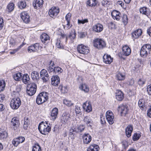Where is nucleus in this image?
<instances>
[{"instance_id":"0eeeda50","label":"nucleus","mask_w":151,"mask_h":151,"mask_svg":"<svg viewBox=\"0 0 151 151\" xmlns=\"http://www.w3.org/2000/svg\"><path fill=\"white\" fill-rule=\"evenodd\" d=\"M106 119L110 124H112L114 122V116L113 114L111 111H108L106 113Z\"/></svg>"},{"instance_id":"e2e57ef3","label":"nucleus","mask_w":151,"mask_h":151,"mask_svg":"<svg viewBox=\"0 0 151 151\" xmlns=\"http://www.w3.org/2000/svg\"><path fill=\"white\" fill-rule=\"evenodd\" d=\"M71 14L70 13H68L65 17V19L66 21H70Z\"/></svg>"},{"instance_id":"473e14b6","label":"nucleus","mask_w":151,"mask_h":151,"mask_svg":"<svg viewBox=\"0 0 151 151\" xmlns=\"http://www.w3.org/2000/svg\"><path fill=\"white\" fill-rule=\"evenodd\" d=\"M39 95H40V97L44 103L48 99V93L47 92H43L40 93Z\"/></svg>"},{"instance_id":"c756f323","label":"nucleus","mask_w":151,"mask_h":151,"mask_svg":"<svg viewBox=\"0 0 151 151\" xmlns=\"http://www.w3.org/2000/svg\"><path fill=\"white\" fill-rule=\"evenodd\" d=\"M132 131V126L130 125H128L125 129L126 134L127 137L131 136Z\"/></svg>"},{"instance_id":"3c124183","label":"nucleus","mask_w":151,"mask_h":151,"mask_svg":"<svg viewBox=\"0 0 151 151\" xmlns=\"http://www.w3.org/2000/svg\"><path fill=\"white\" fill-rule=\"evenodd\" d=\"M32 151H41V147L38 144H35L33 148Z\"/></svg>"},{"instance_id":"412c9836","label":"nucleus","mask_w":151,"mask_h":151,"mask_svg":"<svg viewBox=\"0 0 151 151\" xmlns=\"http://www.w3.org/2000/svg\"><path fill=\"white\" fill-rule=\"evenodd\" d=\"M122 53L125 56L129 55L131 53L130 48L127 45H125L122 47Z\"/></svg>"},{"instance_id":"a18cd8bd","label":"nucleus","mask_w":151,"mask_h":151,"mask_svg":"<svg viewBox=\"0 0 151 151\" xmlns=\"http://www.w3.org/2000/svg\"><path fill=\"white\" fill-rule=\"evenodd\" d=\"M80 88L86 93L88 92L89 90L88 87L85 84H82L81 85V87H80Z\"/></svg>"},{"instance_id":"1a4fd4ad","label":"nucleus","mask_w":151,"mask_h":151,"mask_svg":"<svg viewBox=\"0 0 151 151\" xmlns=\"http://www.w3.org/2000/svg\"><path fill=\"white\" fill-rule=\"evenodd\" d=\"M40 76L44 82L47 81L49 79L48 73L46 70L44 69H43L41 71Z\"/></svg>"},{"instance_id":"72a5a7b5","label":"nucleus","mask_w":151,"mask_h":151,"mask_svg":"<svg viewBox=\"0 0 151 151\" xmlns=\"http://www.w3.org/2000/svg\"><path fill=\"white\" fill-rule=\"evenodd\" d=\"M84 121L88 127H92L93 125V121L88 116L85 117Z\"/></svg>"},{"instance_id":"e433bc0d","label":"nucleus","mask_w":151,"mask_h":151,"mask_svg":"<svg viewBox=\"0 0 151 151\" xmlns=\"http://www.w3.org/2000/svg\"><path fill=\"white\" fill-rule=\"evenodd\" d=\"M85 127L84 125H79L77 126V128H76V132L77 133H80L82 132L85 129Z\"/></svg>"},{"instance_id":"f704fd0d","label":"nucleus","mask_w":151,"mask_h":151,"mask_svg":"<svg viewBox=\"0 0 151 151\" xmlns=\"http://www.w3.org/2000/svg\"><path fill=\"white\" fill-rule=\"evenodd\" d=\"M22 80L23 82L25 84L29 83L30 80V78L29 75L27 74H24L22 78Z\"/></svg>"},{"instance_id":"052dcab7","label":"nucleus","mask_w":151,"mask_h":151,"mask_svg":"<svg viewBox=\"0 0 151 151\" xmlns=\"http://www.w3.org/2000/svg\"><path fill=\"white\" fill-rule=\"evenodd\" d=\"M63 103L64 104L68 106H70L73 104L71 101H68L67 99H65L64 100Z\"/></svg>"},{"instance_id":"864d4df0","label":"nucleus","mask_w":151,"mask_h":151,"mask_svg":"<svg viewBox=\"0 0 151 151\" xmlns=\"http://www.w3.org/2000/svg\"><path fill=\"white\" fill-rule=\"evenodd\" d=\"M76 133V129L75 128H71L70 130L69 135H73V137L76 136L75 133Z\"/></svg>"},{"instance_id":"4c0bfd02","label":"nucleus","mask_w":151,"mask_h":151,"mask_svg":"<svg viewBox=\"0 0 151 151\" xmlns=\"http://www.w3.org/2000/svg\"><path fill=\"white\" fill-rule=\"evenodd\" d=\"M97 3L96 0H88L87 1V4L90 6H95Z\"/></svg>"},{"instance_id":"09e8293b","label":"nucleus","mask_w":151,"mask_h":151,"mask_svg":"<svg viewBox=\"0 0 151 151\" xmlns=\"http://www.w3.org/2000/svg\"><path fill=\"white\" fill-rule=\"evenodd\" d=\"M63 71V70L59 67H54V73L55 74L56 73L59 74L62 73Z\"/></svg>"},{"instance_id":"4468645a","label":"nucleus","mask_w":151,"mask_h":151,"mask_svg":"<svg viewBox=\"0 0 151 151\" xmlns=\"http://www.w3.org/2000/svg\"><path fill=\"white\" fill-rule=\"evenodd\" d=\"M25 138L23 137H19L14 139L12 141L13 144L17 147L20 143H22L24 141Z\"/></svg>"},{"instance_id":"bf43d9fd","label":"nucleus","mask_w":151,"mask_h":151,"mask_svg":"<svg viewBox=\"0 0 151 151\" xmlns=\"http://www.w3.org/2000/svg\"><path fill=\"white\" fill-rule=\"evenodd\" d=\"M88 22V20L87 19H85L82 20L78 19V24H84L85 23H87Z\"/></svg>"},{"instance_id":"c03bdc74","label":"nucleus","mask_w":151,"mask_h":151,"mask_svg":"<svg viewBox=\"0 0 151 151\" xmlns=\"http://www.w3.org/2000/svg\"><path fill=\"white\" fill-rule=\"evenodd\" d=\"M21 73H18L14 75L13 78L15 80L18 81L21 80Z\"/></svg>"},{"instance_id":"69168bd1","label":"nucleus","mask_w":151,"mask_h":151,"mask_svg":"<svg viewBox=\"0 0 151 151\" xmlns=\"http://www.w3.org/2000/svg\"><path fill=\"white\" fill-rule=\"evenodd\" d=\"M147 89L149 94L151 95V84L147 86Z\"/></svg>"},{"instance_id":"9b49d317","label":"nucleus","mask_w":151,"mask_h":151,"mask_svg":"<svg viewBox=\"0 0 151 151\" xmlns=\"http://www.w3.org/2000/svg\"><path fill=\"white\" fill-rule=\"evenodd\" d=\"M40 48H41L39 43H36L33 45L29 46L28 48L29 52H32L37 51Z\"/></svg>"},{"instance_id":"cd10ccee","label":"nucleus","mask_w":151,"mask_h":151,"mask_svg":"<svg viewBox=\"0 0 151 151\" xmlns=\"http://www.w3.org/2000/svg\"><path fill=\"white\" fill-rule=\"evenodd\" d=\"M93 30L96 32H99L102 31L103 29V25L100 24H98L93 26Z\"/></svg>"},{"instance_id":"680f3d73","label":"nucleus","mask_w":151,"mask_h":151,"mask_svg":"<svg viewBox=\"0 0 151 151\" xmlns=\"http://www.w3.org/2000/svg\"><path fill=\"white\" fill-rule=\"evenodd\" d=\"M47 70L50 73L51 72H53V73H54V67L53 68V67L48 66L47 68Z\"/></svg>"},{"instance_id":"4d7b16f0","label":"nucleus","mask_w":151,"mask_h":151,"mask_svg":"<svg viewBox=\"0 0 151 151\" xmlns=\"http://www.w3.org/2000/svg\"><path fill=\"white\" fill-rule=\"evenodd\" d=\"M145 80L143 78H140L137 81L138 84L141 86H142L145 84Z\"/></svg>"},{"instance_id":"bb28decb","label":"nucleus","mask_w":151,"mask_h":151,"mask_svg":"<svg viewBox=\"0 0 151 151\" xmlns=\"http://www.w3.org/2000/svg\"><path fill=\"white\" fill-rule=\"evenodd\" d=\"M12 125L14 126V129L15 130L19 126V121L18 118L16 117L13 118L11 120Z\"/></svg>"},{"instance_id":"de8ad7c7","label":"nucleus","mask_w":151,"mask_h":151,"mask_svg":"<svg viewBox=\"0 0 151 151\" xmlns=\"http://www.w3.org/2000/svg\"><path fill=\"white\" fill-rule=\"evenodd\" d=\"M5 86V81L3 80H0V92L3 91Z\"/></svg>"},{"instance_id":"5fc2aeb1","label":"nucleus","mask_w":151,"mask_h":151,"mask_svg":"<svg viewBox=\"0 0 151 151\" xmlns=\"http://www.w3.org/2000/svg\"><path fill=\"white\" fill-rule=\"evenodd\" d=\"M56 47L59 48H63V46L61 43V41L60 40H57L56 43Z\"/></svg>"},{"instance_id":"6e6552de","label":"nucleus","mask_w":151,"mask_h":151,"mask_svg":"<svg viewBox=\"0 0 151 151\" xmlns=\"http://www.w3.org/2000/svg\"><path fill=\"white\" fill-rule=\"evenodd\" d=\"M20 17L23 21L26 23H29L30 21L29 16L26 12H23L20 14Z\"/></svg>"},{"instance_id":"39448f33","label":"nucleus","mask_w":151,"mask_h":151,"mask_svg":"<svg viewBox=\"0 0 151 151\" xmlns=\"http://www.w3.org/2000/svg\"><path fill=\"white\" fill-rule=\"evenodd\" d=\"M36 90V85L34 83H30L27 86V92L28 95L32 96L35 94Z\"/></svg>"},{"instance_id":"7c9ffc66","label":"nucleus","mask_w":151,"mask_h":151,"mask_svg":"<svg viewBox=\"0 0 151 151\" xmlns=\"http://www.w3.org/2000/svg\"><path fill=\"white\" fill-rule=\"evenodd\" d=\"M31 78L34 81H38L40 79L39 73L36 71H33L31 74Z\"/></svg>"},{"instance_id":"f8f14e48","label":"nucleus","mask_w":151,"mask_h":151,"mask_svg":"<svg viewBox=\"0 0 151 151\" xmlns=\"http://www.w3.org/2000/svg\"><path fill=\"white\" fill-rule=\"evenodd\" d=\"M83 107L85 111L87 112H89L92 111V108L91 102L86 101L83 105Z\"/></svg>"},{"instance_id":"f03ea898","label":"nucleus","mask_w":151,"mask_h":151,"mask_svg":"<svg viewBox=\"0 0 151 151\" xmlns=\"http://www.w3.org/2000/svg\"><path fill=\"white\" fill-rule=\"evenodd\" d=\"M93 46L96 48L101 50L106 46L105 42L101 39L96 38L93 40Z\"/></svg>"},{"instance_id":"79ce46f5","label":"nucleus","mask_w":151,"mask_h":151,"mask_svg":"<svg viewBox=\"0 0 151 151\" xmlns=\"http://www.w3.org/2000/svg\"><path fill=\"white\" fill-rule=\"evenodd\" d=\"M18 5L20 9H23L26 7V4L24 1H20L18 3Z\"/></svg>"},{"instance_id":"ddd939ff","label":"nucleus","mask_w":151,"mask_h":151,"mask_svg":"<svg viewBox=\"0 0 151 151\" xmlns=\"http://www.w3.org/2000/svg\"><path fill=\"white\" fill-rule=\"evenodd\" d=\"M59 12V10L55 7H52L49 11V15L52 17L56 16Z\"/></svg>"},{"instance_id":"58836bf2","label":"nucleus","mask_w":151,"mask_h":151,"mask_svg":"<svg viewBox=\"0 0 151 151\" xmlns=\"http://www.w3.org/2000/svg\"><path fill=\"white\" fill-rule=\"evenodd\" d=\"M99 146L96 145H91L87 149V151H98Z\"/></svg>"},{"instance_id":"a19ab883","label":"nucleus","mask_w":151,"mask_h":151,"mask_svg":"<svg viewBox=\"0 0 151 151\" xmlns=\"http://www.w3.org/2000/svg\"><path fill=\"white\" fill-rule=\"evenodd\" d=\"M122 20L125 25L127 24L128 22V19L127 16L126 14H123L122 16Z\"/></svg>"},{"instance_id":"423d86ee","label":"nucleus","mask_w":151,"mask_h":151,"mask_svg":"<svg viewBox=\"0 0 151 151\" xmlns=\"http://www.w3.org/2000/svg\"><path fill=\"white\" fill-rule=\"evenodd\" d=\"M77 49L78 52L84 55L87 54L89 52L88 47L83 45H78Z\"/></svg>"},{"instance_id":"774afa93","label":"nucleus","mask_w":151,"mask_h":151,"mask_svg":"<svg viewBox=\"0 0 151 151\" xmlns=\"http://www.w3.org/2000/svg\"><path fill=\"white\" fill-rule=\"evenodd\" d=\"M147 115L150 117H151V105L150 106V108L147 111Z\"/></svg>"},{"instance_id":"49530a36","label":"nucleus","mask_w":151,"mask_h":151,"mask_svg":"<svg viewBox=\"0 0 151 151\" xmlns=\"http://www.w3.org/2000/svg\"><path fill=\"white\" fill-rule=\"evenodd\" d=\"M29 124V120H28L27 118H25L24 119V124L23 126L24 129H27Z\"/></svg>"},{"instance_id":"8fccbe9b","label":"nucleus","mask_w":151,"mask_h":151,"mask_svg":"<svg viewBox=\"0 0 151 151\" xmlns=\"http://www.w3.org/2000/svg\"><path fill=\"white\" fill-rule=\"evenodd\" d=\"M40 95L39 94L37 96L36 99V103L38 105L44 103L43 100L42 99V98L40 97Z\"/></svg>"},{"instance_id":"2f4dec72","label":"nucleus","mask_w":151,"mask_h":151,"mask_svg":"<svg viewBox=\"0 0 151 151\" xmlns=\"http://www.w3.org/2000/svg\"><path fill=\"white\" fill-rule=\"evenodd\" d=\"M138 104L139 107L142 110H146V106L145 105L144 99H140L138 101Z\"/></svg>"},{"instance_id":"f257e3e1","label":"nucleus","mask_w":151,"mask_h":151,"mask_svg":"<svg viewBox=\"0 0 151 151\" xmlns=\"http://www.w3.org/2000/svg\"><path fill=\"white\" fill-rule=\"evenodd\" d=\"M48 124V122H42L39 124L38 129L42 134L46 135L51 131V127Z\"/></svg>"},{"instance_id":"0e129e2a","label":"nucleus","mask_w":151,"mask_h":151,"mask_svg":"<svg viewBox=\"0 0 151 151\" xmlns=\"http://www.w3.org/2000/svg\"><path fill=\"white\" fill-rule=\"evenodd\" d=\"M4 23L3 19L0 18V30H1L3 27Z\"/></svg>"},{"instance_id":"603ef678","label":"nucleus","mask_w":151,"mask_h":151,"mask_svg":"<svg viewBox=\"0 0 151 151\" xmlns=\"http://www.w3.org/2000/svg\"><path fill=\"white\" fill-rule=\"evenodd\" d=\"M59 88L60 89L61 92L62 93H65L67 91V89L66 86H62L60 85Z\"/></svg>"},{"instance_id":"f3484780","label":"nucleus","mask_w":151,"mask_h":151,"mask_svg":"<svg viewBox=\"0 0 151 151\" xmlns=\"http://www.w3.org/2000/svg\"><path fill=\"white\" fill-rule=\"evenodd\" d=\"M76 36V33L74 29H72L71 30V32L68 37L65 35L61 34V37L63 38H65L66 41L67 40V38L68 37L70 38V39H73L75 38Z\"/></svg>"},{"instance_id":"9d476101","label":"nucleus","mask_w":151,"mask_h":151,"mask_svg":"<svg viewBox=\"0 0 151 151\" xmlns=\"http://www.w3.org/2000/svg\"><path fill=\"white\" fill-rule=\"evenodd\" d=\"M70 117L69 114L66 112L64 113L60 117V121L63 123H68L70 120Z\"/></svg>"},{"instance_id":"dca6fc26","label":"nucleus","mask_w":151,"mask_h":151,"mask_svg":"<svg viewBox=\"0 0 151 151\" xmlns=\"http://www.w3.org/2000/svg\"><path fill=\"white\" fill-rule=\"evenodd\" d=\"M119 110L120 111L121 113L122 116H125L129 110L127 105H122L119 106Z\"/></svg>"},{"instance_id":"6ab92c4d","label":"nucleus","mask_w":151,"mask_h":151,"mask_svg":"<svg viewBox=\"0 0 151 151\" xmlns=\"http://www.w3.org/2000/svg\"><path fill=\"white\" fill-rule=\"evenodd\" d=\"M51 83L54 86H56L60 82V79L59 77L58 76H53L51 78Z\"/></svg>"},{"instance_id":"2eb2a0df","label":"nucleus","mask_w":151,"mask_h":151,"mask_svg":"<svg viewBox=\"0 0 151 151\" xmlns=\"http://www.w3.org/2000/svg\"><path fill=\"white\" fill-rule=\"evenodd\" d=\"M43 2V0H34L33 2L34 8L37 9L42 7Z\"/></svg>"},{"instance_id":"20e7f679","label":"nucleus","mask_w":151,"mask_h":151,"mask_svg":"<svg viewBox=\"0 0 151 151\" xmlns=\"http://www.w3.org/2000/svg\"><path fill=\"white\" fill-rule=\"evenodd\" d=\"M151 46L149 44L144 45L141 48L140 55L142 57H146L148 53H149L151 50Z\"/></svg>"},{"instance_id":"b1692460","label":"nucleus","mask_w":151,"mask_h":151,"mask_svg":"<svg viewBox=\"0 0 151 151\" xmlns=\"http://www.w3.org/2000/svg\"><path fill=\"white\" fill-rule=\"evenodd\" d=\"M115 98L118 101H122L124 98L123 93L121 91H116V93Z\"/></svg>"},{"instance_id":"393cba45","label":"nucleus","mask_w":151,"mask_h":151,"mask_svg":"<svg viewBox=\"0 0 151 151\" xmlns=\"http://www.w3.org/2000/svg\"><path fill=\"white\" fill-rule=\"evenodd\" d=\"M103 61L106 64H110L112 61V58L110 55L105 54L103 57Z\"/></svg>"},{"instance_id":"c85d7f7f","label":"nucleus","mask_w":151,"mask_h":151,"mask_svg":"<svg viewBox=\"0 0 151 151\" xmlns=\"http://www.w3.org/2000/svg\"><path fill=\"white\" fill-rule=\"evenodd\" d=\"M142 33V30L140 29H138L132 33V36L134 39H137L141 35Z\"/></svg>"},{"instance_id":"13d9d810","label":"nucleus","mask_w":151,"mask_h":151,"mask_svg":"<svg viewBox=\"0 0 151 151\" xmlns=\"http://www.w3.org/2000/svg\"><path fill=\"white\" fill-rule=\"evenodd\" d=\"M140 137V135L139 134L135 133L134 134L132 137V139L134 141L138 140Z\"/></svg>"},{"instance_id":"6e6d98bb","label":"nucleus","mask_w":151,"mask_h":151,"mask_svg":"<svg viewBox=\"0 0 151 151\" xmlns=\"http://www.w3.org/2000/svg\"><path fill=\"white\" fill-rule=\"evenodd\" d=\"M101 3L102 5L104 7L107 6L110 4L108 0H103L101 1Z\"/></svg>"},{"instance_id":"a211bd4d","label":"nucleus","mask_w":151,"mask_h":151,"mask_svg":"<svg viewBox=\"0 0 151 151\" xmlns=\"http://www.w3.org/2000/svg\"><path fill=\"white\" fill-rule=\"evenodd\" d=\"M58 112V110L57 108H53L51 111L50 113V116L51 119L53 121H54L57 118Z\"/></svg>"},{"instance_id":"ea45409f","label":"nucleus","mask_w":151,"mask_h":151,"mask_svg":"<svg viewBox=\"0 0 151 151\" xmlns=\"http://www.w3.org/2000/svg\"><path fill=\"white\" fill-rule=\"evenodd\" d=\"M116 77L117 79L119 81L124 80L125 78L124 75L120 72H118L117 73Z\"/></svg>"},{"instance_id":"4be33fe9","label":"nucleus","mask_w":151,"mask_h":151,"mask_svg":"<svg viewBox=\"0 0 151 151\" xmlns=\"http://www.w3.org/2000/svg\"><path fill=\"white\" fill-rule=\"evenodd\" d=\"M40 39L42 42L44 44L47 43L50 40L48 35L46 33H43L41 35Z\"/></svg>"},{"instance_id":"338daca9","label":"nucleus","mask_w":151,"mask_h":151,"mask_svg":"<svg viewBox=\"0 0 151 151\" xmlns=\"http://www.w3.org/2000/svg\"><path fill=\"white\" fill-rule=\"evenodd\" d=\"M75 111L77 114H79L81 111V107L78 106H76L75 109Z\"/></svg>"},{"instance_id":"5701e85b","label":"nucleus","mask_w":151,"mask_h":151,"mask_svg":"<svg viewBox=\"0 0 151 151\" xmlns=\"http://www.w3.org/2000/svg\"><path fill=\"white\" fill-rule=\"evenodd\" d=\"M8 134L4 130L0 128V139L4 140L8 137Z\"/></svg>"},{"instance_id":"37998d69","label":"nucleus","mask_w":151,"mask_h":151,"mask_svg":"<svg viewBox=\"0 0 151 151\" xmlns=\"http://www.w3.org/2000/svg\"><path fill=\"white\" fill-rule=\"evenodd\" d=\"M139 11L140 13L145 15L147 17L148 16V14L147 13V8L146 7H143L140 8L139 9Z\"/></svg>"},{"instance_id":"a878e982","label":"nucleus","mask_w":151,"mask_h":151,"mask_svg":"<svg viewBox=\"0 0 151 151\" xmlns=\"http://www.w3.org/2000/svg\"><path fill=\"white\" fill-rule=\"evenodd\" d=\"M112 16L114 19H116L117 21H119L120 19V13L116 10L113 11L111 13Z\"/></svg>"},{"instance_id":"aec40b11","label":"nucleus","mask_w":151,"mask_h":151,"mask_svg":"<svg viewBox=\"0 0 151 151\" xmlns=\"http://www.w3.org/2000/svg\"><path fill=\"white\" fill-rule=\"evenodd\" d=\"M83 143L85 144L89 143L92 139L91 136L88 134H85L83 136Z\"/></svg>"},{"instance_id":"c9c22d12","label":"nucleus","mask_w":151,"mask_h":151,"mask_svg":"<svg viewBox=\"0 0 151 151\" xmlns=\"http://www.w3.org/2000/svg\"><path fill=\"white\" fill-rule=\"evenodd\" d=\"M14 8V4L13 3H9L7 6V11L9 12H11L12 11Z\"/></svg>"},{"instance_id":"7ed1b4c3","label":"nucleus","mask_w":151,"mask_h":151,"mask_svg":"<svg viewBox=\"0 0 151 151\" xmlns=\"http://www.w3.org/2000/svg\"><path fill=\"white\" fill-rule=\"evenodd\" d=\"M21 104V100L19 97L12 99L10 103L11 107L14 109H18Z\"/></svg>"}]
</instances>
